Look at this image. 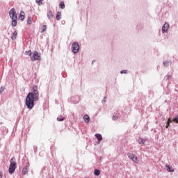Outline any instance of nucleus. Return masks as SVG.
I'll list each match as a JSON object with an SVG mask.
<instances>
[{"instance_id": "f257e3e1", "label": "nucleus", "mask_w": 178, "mask_h": 178, "mask_svg": "<svg viewBox=\"0 0 178 178\" xmlns=\"http://www.w3.org/2000/svg\"><path fill=\"white\" fill-rule=\"evenodd\" d=\"M31 92L28 93L25 99V106L27 109L31 111L35 106V102L40 101V91L36 85L30 88Z\"/></svg>"}, {"instance_id": "f03ea898", "label": "nucleus", "mask_w": 178, "mask_h": 178, "mask_svg": "<svg viewBox=\"0 0 178 178\" xmlns=\"http://www.w3.org/2000/svg\"><path fill=\"white\" fill-rule=\"evenodd\" d=\"M17 168V163H16V158L13 157L10 160V165L8 168V173L9 175H13L15 173V170Z\"/></svg>"}, {"instance_id": "7ed1b4c3", "label": "nucleus", "mask_w": 178, "mask_h": 178, "mask_svg": "<svg viewBox=\"0 0 178 178\" xmlns=\"http://www.w3.org/2000/svg\"><path fill=\"white\" fill-rule=\"evenodd\" d=\"M71 51L74 55H76V54H79V51H80V44H79V42H74L72 44Z\"/></svg>"}, {"instance_id": "20e7f679", "label": "nucleus", "mask_w": 178, "mask_h": 178, "mask_svg": "<svg viewBox=\"0 0 178 178\" xmlns=\"http://www.w3.org/2000/svg\"><path fill=\"white\" fill-rule=\"evenodd\" d=\"M30 58L31 60L32 61L41 60V56L38 54V51H34Z\"/></svg>"}, {"instance_id": "39448f33", "label": "nucleus", "mask_w": 178, "mask_h": 178, "mask_svg": "<svg viewBox=\"0 0 178 178\" xmlns=\"http://www.w3.org/2000/svg\"><path fill=\"white\" fill-rule=\"evenodd\" d=\"M127 156L128 158H129V159H131L135 163H138V157H137L136 154L133 153H128Z\"/></svg>"}, {"instance_id": "423d86ee", "label": "nucleus", "mask_w": 178, "mask_h": 178, "mask_svg": "<svg viewBox=\"0 0 178 178\" xmlns=\"http://www.w3.org/2000/svg\"><path fill=\"white\" fill-rule=\"evenodd\" d=\"M9 16L11 19H17V13H16L15 8H13L10 10Z\"/></svg>"}, {"instance_id": "0eeeda50", "label": "nucleus", "mask_w": 178, "mask_h": 178, "mask_svg": "<svg viewBox=\"0 0 178 178\" xmlns=\"http://www.w3.org/2000/svg\"><path fill=\"white\" fill-rule=\"evenodd\" d=\"M70 99H71L72 104H79L80 101V96H79L78 95H76L72 97Z\"/></svg>"}, {"instance_id": "6e6552de", "label": "nucleus", "mask_w": 178, "mask_h": 178, "mask_svg": "<svg viewBox=\"0 0 178 178\" xmlns=\"http://www.w3.org/2000/svg\"><path fill=\"white\" fill-rule=\"evenodd\" d=\"M169 24L168 22H165V24L163 25L161 31L163 34H165V33H169Z\"/></svg>"}, {"instance_id": "1a4fd4ad", "label": "nucleus", "mask_w": 178, "mask_h": 178, "mask_svg": "<svg viewBox=\"0 0 178 178\" xmlns=\"http://www.w3.org/2000/svg\"><path fill=\"white\" fill-rule=\"evenodd\" d=\"M30 168V163H26L23 169H22V175L23 176H25V175H27V173H29V168Z\"/></svg>"}, {"instance_id": "9d476101", "label": "nucleus", "mask_w": 178, "mask_h": 178, "mask_svg": "<svg viewBox=\"0 0 178 178\" xmlns=\"http://www.w3.org/2000/svg\"><path fill=\"white\" fill-rule=\"evenodd\" d=\"M122 118V114L120 113V112L117 111L115 112L112 116V120H118V119Z\"/></svg>"}, {"instance_id": "9b49d317", "label": "nucleus", "mask_w": 178, "mask_h": 178, "mask_svg": "<svg viewBox=\"0 0 178 178\" xmlns=\"http://www.w3.org/2000/svg\"><path fill=\"white\" fill-rule=\"evenodd\" d=\"M143 29H144V24L141 22L138 23L136 26L137 31H141V30H143Z\"/></svg>"}, {"instance_id": "f8f14e48", "label": "nucleus", "mask_w": 178, "mask_h": 178, "mask_svg": "<svg viewBox=\"0 0 178 178\" xmlns=\"http://www.w3.org/2000/svg\"><path fill=\"white\" fill-rule=\"evenodd\" d=\"M165 169L167 172H169V173L175 172V169H173V167L170 166L169 164L165 165Z\"/></svg>"}, {"instance_id": "ddd939ff", "label": "nucleus", "mask_w": 178, "mask_h": 178, "mask_svg": "<svg viewBox=\"0 0 178 178\" xmlns=\"http://www.w3.org/2000/svg\"><path fill=\"white\" fill-rule=\"evenodd\" d=\"M26 16H25V13L24 11L21 10L19 15V20H21V22H23V20H24Z\"/></svg>"}, {"instance_id": "4468645a", "label": "nucleus", "mask_w": 178, "mask_h": 178, "mask_svg": "<svg viewBox=\"0 0 178 178\" xmlns=\"http://www.w3.org/2000/svg\"><path fill=\"white\" fill-rule=\"evenodd\" d=\"M95 137L97 140L98 143H101L103 140L102 135L101 134H95Z\"/></svg>"}, {"instance_id": "2eb2a0df", "label": "nucleus", "mask_w": 178, "mask_h": 178, "mask_svg": "<svg viewBox=\"0 0 178 178\" xmlns=\"http://www.w3.org/2000/svg\"><path fill=\"white\" fill-rule=\"evenodd\" d=\"M146 141H147V139H144L141 137H139L138 143V144H140V145H144V144H145Z\"/></svg>"}, {"instance_id": "dca6fc26", "label": "nucleus", "mask_w": 178, "mask_h": 178, "mask_svg": "<svg viewBox=\"0 0 178 178\" xmlns=\"http://www.w3.org/2000/svg\"><path fill=\"white\" fill-rule=\"evenodd\" d=\"M83 120L85 122V123H90V115H88V114H86L83 115Z\"/></svg>"}, {"instance_id": "f3484780", "label": "nucleus", "mask_w": 178, "mask_h": 178, "mask_svg": "<svg viewBox=\"0 0 178 178\" xmlns=\"http://www.w3.org/2000/svg\"><path fill=\"white\" fill-rule=\"evenodd\" d=\"M16 38H17V31L15 30L11 35V40H13V41H15Z\"/></svg>"}, {"instance_id": "a211bd4d", "label": "nucleus", "mask_w": 178, "mask_h": 178, "mask_svg": "<svg viewBox=\"0 0 178 178\" xmlns=\"http://www.w3.org/2000/svg\"><path fill=\"white\" fill-rule=\"evenodd\" d=\"M52 17H54V13H52V10H49L47 13V18L49 19V20H51Z\"/></svg>"}, {"instance_id": "6ab92c4d", "label": "nucleus", "mask_w": 178, "mask_h": 178, "mask_svg": "<svg viewBox=\"0 0 178 178\" xmlns=\"http://www.w3.org/2000/svg\"><path fill=\"white\" fill-rule=\"evenodd\" d=\"M11 20H12L11 26H13V27H16V26H17V19H13Z\"/></svg>"}, {"instance_id": "aec40b11", "label": "nucleus", "mask_w": 178, "mask_h": 178, "mask_svg": "<svg viewBox=\"0 0 178 178\" xmlns=\"http://www.w3.org/2000/svg\"><path fill=\"white\" fill-rule=\"evenodd\" d=\"M172 63V62L170 60H165L163 62V65L164 66V67H169V65Z\"/></svg>"}, {"instance_id": "412c9836", "label": "nucleus", "mask_w": 178, "mask_h": 178, "mask_svg": "<svg viewBox=\"0 0 178 178\" xmlns=\"http://www.w3.org/2000/svg\"><path fill=\"white\" fill-rule=\"evenodd\" d=\"M56 20H60V19H62L60 12H59V11L57 12V13L56 14Z\"/></svg>"}, {"instance_id": "4be33fe9", "label": "nucleus", "mask_w": 178, "mask_h": 178, "mask_svg": "<svg viewBox=\"0 0 178 178\" xmlns=\"http://www.w3.org/2000/svg\"><path fill=\"white\" fill-rule=\"evenodd\" d=\"M93 173L95 176H99V175H101V171L98 169H95Z\"/></svg>"}, {"instance_id": "5701e85b", "label": "nucleus", "mask_w": 178, "mask_h": 178, "mask_svg": "<svg viewBox=\"0 0 178 178\" xmlns=\"http://www.w3.org/2000/svg\"><path fill=\"white\" fill-rule=\"evenodd\" d=\"M64 120H66V118H65V117H58L57 118L58 122H63Z\"/></svg>"}, {"instance_id": "b1692460", "label": "nucleus", "mask_w": 178, "mask_h": 178, "mask_svg": "<svg viewBox=\"0 0 178 178\" xmlns=\"http://www.w3.org/2000/svg\"><path fill=\"white\" fill-rule=\"evenodd\" d=\"M59 8H60V9H63L64 8H65V2L64 1L60 2Z\"/></svg>"}, {"instance_id": "393cba45", "label": "nucleus", "mask_w": 178, "mask_h": 178, "mask_svg": "<svg viewBox=\"0 0 178 178\" xmlns=\"http://www.w3.org/2000/svg\"><path fill=\"white\" fill-rule=\"evenodd\" d=\"M32 20H33V17L29 16L27 19V24H29V25L31 24Z\"/></svg>"}, {"instance_id": "a878e982", "label": "nucleus", "mask_w": 178, "mask_h": 178, "mask_svg": "<svg viewBox=\"0 0 178 178\" xmlns=\"http://www.w3.org/2000/svg\"><path fill=\"white\" fill-rule=\"evenodd\" d=\"M25 55H28L29 56H31L33 55V52H31V50L26 51Z\"/></svg>"}, {"instance_id": "bb28decb", "label": "nucleus", "mask_w": 178, "mask_h": 178, "mask_svg": "<svg viewBox=\"0 0 178 178\" xmlns=\"http://www.w3.org/2000/svg\"><path fill=\"white\" fill-rule=\"evenodd\" d=\"M129 73V71L127 70H122L120 71L121 74H127Z\"/></svg>"}, {"instance_id": "cd10ccee", "label": "nucleus", "mask_w": 178, "mask_h": 178, "mask_svg": "<svg viewBox=\"0 0 178 178\" xmlns=\"http://www.w3.org/2000/svg\"><path fill=\"white\" fill-rule=\"evenodd\" d=\"M36 1V3H38V5L39 6H41V5H42V1H44V0H35Z\"/></svg>"}, {"instance_id": "c85d7f7f", "label": "nucleus", "mask_w": 178, "mask_h": 178, "mask_svg": "<svg viewBox=\"0 0 178 178\" xmlns=\"http://www.w3.org/2000/svg\"><path fill=\"white\" fill-rule=\"evenodd\" d=\"M33 152L34 154H37V152H38V147L36 145L33 146Z\"/></svg>"}, {"instance_id": "c756f323", "label": "nucleus", "mask_w": 178, "mask_h": 178, "mask_svg": "<svg viewBox=\"0 0 178 178\" xmlns=\"http://www.w3.org/2000/svg\"><path fill=\"white\" fill-rule=\"evenodd\" d=\"M130 113V110L126 111V109H125L124 111H122L121 112V113H122V115H127V113Z\"/></svg>"}, {"instance_id": "7c9ffc66", "label": "nucleus", "mask_w": 178, "mask_h": 178, "mask_svg": "<svg viewBox=\"0 0 178 178\" xmlns=\"http://www.w3.org/2000/svg\"><path fill=\"white\" fill-rule=\"evenodd\" d=\"M44 31H47V25H43L42 26L41 33H44Z\"/></svg>"}, {"instance_id": "2f4dec72", "label": "nucleus", "mask_w": 178, "mask_h": 178, "mask_svg": "<svg viewBox=\"0 0 178 178\" xmlns=\"http://www.w3.org/2000/svg\"><path fill=\"white\" fill-rule=\"evenodd\" d=\"M174 122L178 124V115H176L174 118Z\"/></svg>"}, {"instance_id": "473e14b6", "label": "nucleus", "mask_w": 178, "mask_h": 178, "mask_svg": "<svg viewBox=\"0 0 178 178\" xmlns=\"http://www.w3.org/2000/svg\"><path fill=\"white\" fill-rule=\"evenodd\" d=\"M3 91H5V87L1 86L0 88V94H2V92H3Z\"/></svg>"}, {"instance_id": "72a5a7b5", "label": "nucleus", "mask_w": 178, "mask_h": 178, "mask_svg": "<svg viewBox=\"0 0 178 178\" xmlns=\"http://www.w3.org/2000/svg\"><path fill=\"white\" fill-rule=\"evenodd\" d=\"M170 77H172V75H167V78H166V81H168V80H169V79H170Z\"/></svg>"}, {"instance_id": "f704fd0d", "label": "nucleus", "mask_w": 178, "mask_h": 178, "mask_svg": "<svg viewBox=\"0 0 178 178\" xmlns=\"http://www.w3.org/2000/svg\"><path fill=\"white\" fill-rule=\"evenodd\" d=\"M3 172H2V171H0V178H3Z\"/></svg>"}, {"instance_id": "c9c22d12", "label": "nucleus", "mask_w": 178, "mask_h": 178, "mask_svg": "<svg viewBox=\"0 0 178 178\" xmlns=\"http://www.w3.org/2000/svg\"><path fill=\"white\" fill-rule=\"evenodd\" d=\"M102 103L106 102V97H104L103 100L102 101Z\"/></svg>"}, {"instance_id": "e433bc0d", "label": "nucleus", "mask_w": 178, "mask_h": 178, "mask_svg": "<svg viewBox=\"0 0 178 178\" xmlns=\"http://www.w3.org/2000/svg\"><path fill=\"white\" fill-rule=\"evenodd\" d=\"M169 126H170V123L168 122L165 126L166 129H169Z\"/></svg>"}, {"instance_id": "4c0bfd02", "label": "nucleus", "mask_w": 178, "mask_h": 178, "mask_svg": "<svg viewBox=\"0 0 178 178\" xmlns=\"http://www.w3.org/2000/svg\"><path fill=\"white\" fill-rule=\"evenodd\" d=\"M61 23H62V24H66V22L65 21H62Z\"/></svg>"}, {"instance_id": "58836bf2", "label": "nucleus", "mask_w": 178, "mask_h": 178, "mask_svg": "<svg viewBox=\"0 0 178 178\" xmlns=\"http://www.w3.org/2000/svg\"><path fill=\"white\" fill-rule=\"evenodd\" d=\"M94 62H95V60H93L92 61V63H94Z\"/></svg>"}, {"instance_id": "ea45409f", "label": "nucleus", "mask_w": 178, "mask_h": 178, "mask_svg": "<svg viewBox=\"0 0 178 178\" xmlns=\"http://www.w3.org/2000/svg\"><path fill=\"white\" fill-rule=\"evenodd\" d=\"M159 66H158L157 70L159 69Z\"/></svg>"}]
</instances>
